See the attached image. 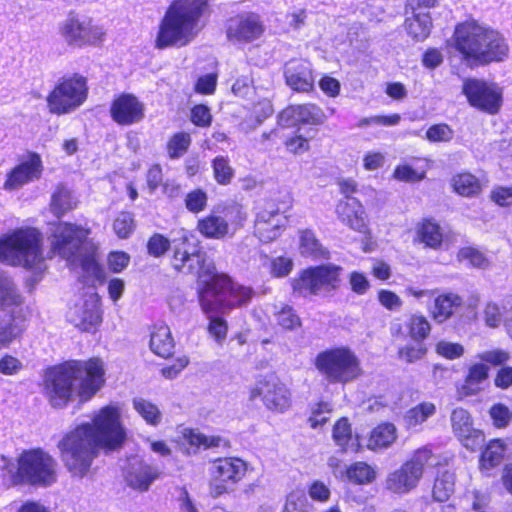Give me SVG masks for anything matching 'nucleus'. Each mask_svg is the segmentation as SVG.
Returning a JSON list of instances; mask_svg holds the SVG:
<instances>
[{"instance_id":"nucleus-30","label":"nucleus","mask_w":512,"mask_h":512,"mask_svg":"<svg viewBox=\"0 0 512 512\" xmlns=\"http://www.w3.org/2000/svg\"><path fill=\"white\" fill-rule=\"evenodd\" d=\"M283 114L295 119V121L308 124H322L326 120V115L320 107L315 104L292 105Z\"/></svg>"},{"instance_id":"nucleus-20","label":"nucleus","mask_w":512,"mask_h":512,"mask_svg":"<svg viewBox=\"0 0 512 512\" xmlns=\"http://www.w3.org/2000/svg\"><path fill=\"white\" fill-rule=\"evenodd\" d=\"M110 114L119 125L129 126L144 118V105L132 94H121L111 104Z\"/></svg>"},{"instance_id":"nucleus-11","label":"nucleus","mask_w":512,"mask_h":512,"mask_svg":"<svg viewBox=\"0 0 512 512\" xmlns=\"http://www.w3.org/2000/svg\"><path fill=\"white\" fill-rule=\"evenodd\" d=\"M86 79L79 75L63 78L47 96V105L51 113L67 114L83 104L87 97Z\"/></svg>"},{"instance_id":"nucleus-21","label":"nucleus","mask_w":512,"mask_h":512,"mask_svg":"<svg viewBox=\"0 0 512 512\" xmlns=\"http://www.w3.org/2000/svg\"><path fill=\"white\" fill-rule=\"evenodd\" d=\"M285 222L286 219L279 209L273 203H268L256 215L254 233L260 241L270 242L278 237Z\"/></svg>"},{"instance_id":"nucleus-56","label":"nucleus","mask_w":512,"mask_h":512,"mask_svg":"<svg viewBox=\"0 0 512 512\" xmlns=\"http://www.w3.org/2000/svg\"><path fill=\"white\" fill-rule=\"evenodd\" d=\"M189 439L192 445L204 449L226 445V441L219 436H206L201 433H192Z\"/></svg>"},{"instance_id":"nucleus-57","label":"nucleus","mask_w":512,"mask_h":512,"mask_svg":"<svg viewBox=\"0 0 512 512\" xmlns=\"http://www.w3.org/2000/svg\"><path fill=\"white\" fill-rule=\"evenodd\" d=\"M307 498L303 491H293L287 497L283 512H306Z\"/></svg>"},{"instance_id":"nucleus-28","label":"nucleus","mask_w":512,"mask_h":512,"mask_svg":"<svg viewBox=\"0 0 512 512\" xmlns=\"http://www.w3.org/2000/svg\"><path fill=\"white\" fill-rule=\"evenodd\" d=\"M197 228L202 235L210 239H223L226 236H233L228 224L223 220L220 213H217V210L200 219Z\"/></svg>"},{"instance_id":"nucleus-48","label":"nucleus","mask_w":512,"mask_h":512,"mask_svg":"<svg viewBox=\"0 0 512 512\" xmlns=\"http://www.w3.org/2000/svg\"><path fill=\"white\" fill-rule=\"evenodd\" d=\"M409 335L415 341H422L428 337L431 325L423 315H413L409 321Z\"/></svg>"},{"instance_id":"nucleus-61","label":"nucleus","mask_w":512,"mask_h":512,"mask_svg":"<svg viewBox=\"0 0 512 512\" xmlns=\"http://www.w3.org/2000/svg\"><path fill=\"white\" fill-rule=\"evenodd\" d=\"M331 412V407L329 403L321 402L316 405L312 410V414L309 417L308 421L312 428H316L318 426L323 425L328 421V414Z\"/></svg>"},{"instance_id":"nucleus-55","label":"nucleus","mask_w":512,"mask_h":512,"mask_svg":"<svg viewBox=\"0 0 512 512\" xmlns=\"http://www.w3.org/2000/svg\"><path fill=\"white\" fill-rule=\"evenodd\" d=\"M453 135L452 128L444 123L432 125L426 131V138L430 142H449Z\"/></svg>"},{"instance_id":"nucleus-13","label":"nucleus","mask_w":512,"mask_h":512,"mask_svg":"<svg viewBox=\"0 0 512 512\" xmlns=\"http://www.w3.org/2000/svg\"><path fill=\"white\" fill-rule=\"evenodd\" d=\"M247 471L246 463L240 458H220L213 462L209 492L213 498L234 491L236 484L243 479Z\"/></svg>"},{"instance_id":"nucleus-25","label":"nucleus","mask_w":512,"mask_h":512,"mask_svg":"<svg viewBox=\"0 0 512 512\" xmlns=\"http://www.w3.org/2000/svg\"><path fill=\"white\" fill-rule=\"evenodd\" d=\"M410 466L405 462L399 469L390 473L386 479V489L395 494H406L413 490L421 476L418 469Z\"/></svg>"},{"instance_id":"nucleus-24","label":"nucleus","mask_w":512,"mask_h":512,"mask_svg":"<svg viewBox=\"0 0 512 512\" xmlns=\"http://www.w3.org/2000/svg\"><path fill=\"white\" fill-rule=\"evenodd\" d=\"M338 219L351 229L364 232L367 227L366 212L362 203L355 197L341 199L336 205Z\"/></svg>"},{"instance_id":"nucleus-16","label":"nucleus","mask_w":512,"mask_h":512,"mask_svg":"<svg viewBox=\"0 0 512 512\" xmlns=\"http://www.w3.org/2000/svg\"><path fill=\"white\" fill-rule=\"evenodd\" d=\"M263 31L260 16L253 12H245L228 20L226 36L232 43H248L259 38Z\"/></svg>"},{"instance_id":"nucleus-10","label":"nucleus","mask_w":512,"mask_h":512,"mask_svg":"<svg viewBox=\"0 0 512 512\" xmlns=\"http://www.w3.org/2000/svg\"><path fill=\"white\" fill-rule=\"evenodd\" d=\"M342 268L325 264L309 267L293 279L294 292L301 296H328L340 287Z\"/></svg>"},{"instance_id":"nucleus-37","label":"nucleus","mask_w":512,"mask_h":512,"mask_svg":"<svg viewBox=\"0 0 512 512\" xmlns=\"http://www.w3.org/2000/svg\"><path fill=\"white\" fill-rule=\"evenodd\" d=\"M133 409L151 426H158L162 421V413L159 407L151 401L142 397L132 400Z\"/></svg>"},{"instance_id":"nucleus-53","label":"nucleus","mask_w":512,"mask_h":512,"mask_svg":"<svg viewBox=\"0 0 512 512\" xmlns=\"http://www.w3.org/2000/svg\"><path fill=\"white\" fill-rule=\"evenodd\" d=\"M276 320L278 325L286 330H294L301 326V320L295 311L289 307H283L277 314Z\"/></svg>"},{"instance_id":"nucleus-26","label":"nucleus","mask_w":512,"mask_h":512,"mask_svg":"<svg viewBox=\"0 0 512 512\" xmlns=\"http://www.w3.org/2000/svg\"><path fill=\"white\" fill-rule=\"evenodd\" d=\"M23 322L18 308H11L0 316V348L8 347L20 337L24 330Z\"/></svg>"},{"instance_id":"nucleus-64","label":"nucleus","mask_w":512,"mask_h":512,"mask_svg":"<svg viewBox=\"0 0 512 512\" xmlns=\"http://www.w3.org/2000/svg\"><path fill=\"white\" fill-rule=\"evenodd\" d=\"M22 368V362L12 355L6 354L0 359V373L3 375H15Z\"/></svg>"},{"instance_id":"nucleus-51","label":"nucleus","mask_w":512,"mask_h":512,"mask_svg":"<svg viewBox=\"0 0 512 512\" xmlns=\"http://www.w3.org/2000/svg\"><path fill=\"white\" fill-rule=\"evenodd\" d=\"M406 463L411 465L410 467H414V468L418 469L419 475L422 477L424 468L426 466H433L437 462H436V458L432 454L431 450L424 447V448L418 449L414 453L412 458L409 461H407Z\"/></svg>"},{"instance_id":"nucleus-7","label":"nucleus","mask_w":512,"mask_h":512,"mask_svg":"<svg viewBox=\"0 0 512 512\" xmlns=\"http://www.w3.org/2000/svg\"><path fill=\"white\" fill-rule=\"evenodd\" d=\"M41 234L35 229H19L0 239V261L13 266L41 270L44 257Z\"/></svg>"},{"instance_id":"nucleus-5","label":"nucleus","mask_w":512,"mask_h":512,"mask_svg":"<svg viewBox=\"0 0 512 512\" xmlns=\"http://www.w3.org/2000/svg\"><path fill=\"white\" fill-rule=\"evenodd\" d=\"M207 0H176L160 25L157 45L160 48L186 45L196 33Z\"/></svg>"},{"instance_id":"nucleus-14","label":"nucleus","mask_w":512,"mask_h":512,"mask_svg":"<svg viewBox=\"0 0 512 512\" xmlns=\"http://www.w3.org/2000/svg\"><path fill=\"white\" fill-rule=\"evenodd\" d=\"M462 92L472 107L485 113L497 114L502 106V91L494 83L468 78L463 82Z\"/></svg>"},{"instance_id":"nucleus-50","label":"nucleus","mask_w":512,"mask_h":512,"mask_svg":"<svg viewBox=\"0 0 512 512\" xmlns=\"http://www.w3.org/2000/svg\"><path fill=\"white\" fill-rule=\"evenodd\" d=\"M185 207L192 213H199L205 210L208 202L207 193L200 189L190 191L184 199Z\"/></svg>"},{"instance_id":"nucleus-38","label":"nucleus","mask_w":512,"mask_h":512,"mask_svg":"<svg viewBox=\"0 0 512 512\" xmlns=\"http://www.w3.org/2000/svg\"><path fill=\"white\" fill-rule=\"evenodd\" d=\"M406 30L415 40L422 41L428 37L432 27L431 17L426 13H417L405 22Z\"/></svg>"},{"instance_id":"nucleus-54","label":"nucleus","mask_w":512,"mask_h":512,"mask_svg":"<svg viewBox=\"0 0 512 512\" xmlns=\"http://www.w3.org/2000/svg\"><path fill=\"white\" fill-rule=\"evenodd\" d=\"M113 229L120 238H127L134 229V219L131 213L121 212L114 220Z\"/></svg>"},{"instance_id":"nucleus-31","label":"nucleus","mask_w":512,"mask_h":512,"mask_svg":"<svg viewBox=\"0 0 512 512\" xmlns=\"http://www.w3.org/2000/svg\"><path fill=\"white\" fill-rule=\"evenodd\" d=\"M482 318L489 328H498L504 321L508 331H511L512 316L508 315L506 306H500L494 301H488L482 311Z\"/></svg>"},{"instance_id":"nucleus-19","label":"nucleus","mask_w":512,"mask_h":512,"mask_svg":"<svg viewBox=\"0 0 512 512\" xmlns=\"http://www.w3.org/2000/svg\"><path fill=\"white\" fill-rule=\"evenodd\" d=\"M159 475L157 467L138 457L130 458L123 471L127 485L141 492L147 491Z\"/></svg>"},{"instance_id":"nucleus-34","label":"nucleus","mask_w":512,"mask_h":512,"mask_svg":"<svg viewBox=\"0 0 512 512\" xmlns=\"http://www.w3.org/2000/svg\"><path fill=\"white\" fill-rule=\"evenodd\" d=\"M396 440V427L391 423L377 426L370 435L367 447L371 450L389 447Z\"/></svg>"},{"instance_id":"nucleus-45","label":"nucleus","mask_w":512,"mask_h":512,"mask_svg":"<svg viewBox=\"0 0 512 512\" xmlns=\"http://www.w3.org/2000/svg\"><path fill=\"white\" fill-rule=\"evenodd\" d=\"M215 181L220 185H228L234 177V169L230 166L229 160L224 156L216 157L212 162Z\"/></svg>"},{"instance_id":"nucleus-22","label":"nucleus","mask_w":512,"mask_h":512,"mask_svg":"<svg viewBox=\"0 0 512 512\" xmlns=\"http://www.w3.org/2000/svg\"><path fill=\"white\" fill-rule=\"evenodd\" d=\"M287 86L296 92H309L314 87L311 64L303 59H293L284 66Z\"/></svg>"},{"instance_id":"nucleus-40","label":"nucleus","mask_w":512,"mask_h":512,"mask_svg":"<svg viewBox=\"0 0 512 512\" xmlns=\"http://www.w3.org/2000/svg\"><path fill=\"white\" fill-rule=\"evenodd\" d=\"M452 186L456 193L465 197L476 196L481 191L479 180L470 173H461L454 176Z\"/></svg>"},{"instance_id":"nucleus-42","label":"nucleus","mask_w":512,"mask_h":512,"mask_svg":"<svg viewBox=\"0 0 512 512\" xmlns=\"http://www.w3.org/2000/svg\"><path fill=\"white\" fill-rule=\"evenodd\" d=\"M455 476L452 472L445 471L436 478L433 487V497L436 501L444 502L454 492Z\"/></svg>"},{"instance_id":"nucleus-12","label":"nucleus","mask_w":512,"mask_h":512,"mask_svg":"<svg viewBox=\"0 0 512 512\" xmlns=\"http://www.w3.org/2000/svg\"><path fill=\"white\" fill-rule=\"evenodd\" d=\"M60 32L65 42L74 47L97 45L105 36L104 29L90 17L74 13L69 14L63 21Z\"/></svg>"},{"instance_id":"nucleus-27","label":"nucleus","mask_w":512,"mask_h":512,"mask_svg":"<svg viewBox=\"0 0 512 512\" xmlns=\"http://www.w3.org/2000/svg\"><path fill=\"white\" fill-rule=\"evenodd\" d=\"M462 298L455 293L438 295L430 307L429 312L436 323H443L452 317L454 309L462 305Z\"/></svg>"},{"instance_id":"nucleus-2","label":"nucleus","mask_w":512,"mask_h":512,"mask_svg":"<svg viewBox=\"0 0 512 512\" xmlns=\"http://www.w3.org/2000/svg\"><path fill=\"white\" fill-rule=\"evenodd\" d=\"M172 265L183 274L197 277L203 284L199 303L206 314L225 313L233 307L246 305L253 296L251 288L233 283L224 274H216L213 261L203 251L190 252L185 247H176Z\"/></svg>"},{"instance_id":"nucleus-33","label":"nucleus","mask_w":512,"mask_h":512,"mask_svg":"<svg viewBox=\"0 0 512 512\" xmlns=\"http://www.w3.org/2000/svg\"><path fill=\"white\" fill-rule=\"evenodd\" d=\"M299 249L303 256L314 260L329 258V251L322 246L314 233L310 230L301 233Z\"/></svg>"},{"instance_id":"nucleus-62","label":"nucleus","mask_w":512,"mask_h":512,"mask_svg":"<svg viewBox=\"0 0 512 512\" xmlns=\"http://www.w3.org/2000/svg\"><path fill=\"white\" fill-rule=\"evenodd\" d=\"M458 257L460 260H466L469 264L478 268L484 267L487 263L484 255L472 247L462 248L459 251Z\"/></svg>"},{"instance_id":"nucleus-8","label":"nucleus","mask_w":512,"mask_h":512,"mask_svg":"<svg viewBox=\"0 0 512 512\" xmlns=\"http://www.w3.org/2000/svg\"><path fill=\"white\" fill-rule=\"evenodd\" d=\"M314 365L330 384H346L362 374L360 359L348 347L326 349L317 354Z\"/></svg>"},{"instance_id":"nucleus-39","label":"nucleus","mask_w":512,"mask_h":512,"mask_svg":"<svg viewBox=\"0 0 512 512\" xmlns=\"http://www.w3.org/2000/svg\"><path fill=\"white\" fill-rule=\"evenodd\" d=\"M22 303V297L16 291L12 280L0 274V308H18Z\"/></svg>"},{"instance_id":"nucleus-1","label":"nucleus","mask_w":512,"mask_h":512,"mask_svg":"<svg viewBox=\"0 0 512 512\" xmlns=\"http://www.w3.org/2000/svg\"><path fill=\"white\" fill-rule=\"evenodd\" d=\"M126 431L120 420V410L106 406L91 422H85L66 433L57 444L60 459L72 477L84 478L89 473L99 451H115L124 443Z\"/></svg>"},{"instance_id":"nucleus-52","label":"nucleus","mask_w":512,"mask_h":512,"mask_svg":"<svg viewBox=\"0 0 512 512\" xmlns=\"http://www.w3.org/2000/svg\"><path fill=\"white\" fill-rule=\"evenodd\" d=\"M426 353V347L422 343H416L401 347L398 350V357L406 363H414L423 359Z\"/></svg>"},{"instance_id":"nucleus-49","label":"nucleus","mask_w":512,"mask_h":512,"mask_svg":"<svg viewBox=\"0 0 512 512\" xmlns=\"http://www.w3.org/2000/svg\"><path fill=\"white\" fill-rule=\"evenodd\" d=\"M333 439L343 450L349 448V443L352 441V431L346 418L339 419L334 425Z\"/></svg>"},{"instance_id":"nucleus-44","label":"nucleus","mask_w":512,"mask_h":512,"mask_svg":"<svg viewBox=\"0 0 512 512\" xmlns=\"http://www.w3.org/2000/svg\"><path fill=\"white\" fill-rule=\"evenodd\" d=\"M191 145V136L186 132L174 134L167 143V152L170 159L182 157Z\"/></svg>"},{"instance_id":"nucleus-60","label":"nucleus","mask_w":512,"mask_h":512,"mask_svg":"<svg viewBox=\"0 0 512 512\" xmlns=\"http://www.w3.org/2000/svg\"><path fill=\"white\" fill-rule=\"evenodd\" d=\"M436 352L447 359H456L463 355L464 348L458 343L440 341L436 344Z\"/></svg>"},{"instance_id":"nucleus-35","label":"nucleus","mask_w":512,"mask_h":512,"mask_svg":"<svg viewBox=\"0 0 512 512\" xmlns=\"http://www.w3.org/2000/svg\"><path fill=\"white\" fill-rule=\"evenodd\" d=\"M217 213H220L233 235L243 226L247 218L246 211L238 203H230L223 207L218 206Z\"/></svg>"},{"instance_id":"nucleus-59","label":"nucleus","mask_w":512,"mask_h":512,"mask_svg":"<svg viewBox=\"0 0 512 512\" xmlns=\"http://www.w3.org/2000/svg\"><path fill=\"white\" fill-rule=\"evenodd\" d=\"M489 414L493 424L498 428L506 427L512 417L510 410L503 404H495L490 408Z\"/></svg>"},{"instance_id":"nucleus-9","label":"nucleus","mask_w":512,"mask_h":512,"mask_svg":"<svg viewBox=\"0 0 512 512\" xmlns=\"http://www.w3.org/2000/svg\"><path fill=\"white\" fill-rule=\"evenodd\" d=\"M57 480V462L46 451L38 448L23 451L17 460L14 484L48 487Z\"/></svg>"},{"instance_id":"nucleus-15","label":"nucleus","mask_w":512,"mask_h":512,"mask_svg":"<svg viewBox=\"0 0 512 512\" xmlns=\"http://www.w3.org/2000/svg\"><path fill=\"white\" fill-rule=\"evenodd\" d=\"M261 397L264 406L275 412H284L291 405V394L284 383L274 375H269L256 382L250 390V400Z\"/></svg>"},{"instance_id":"nucleus-36","label":"nucleus","mask_w":512,"mask_h":512,"mask_svg":"<svg viewBox=\"0 0 512 512\" xmlns=\"http://www.w3.org/2000/svg\"><path fill=\"white\" fill-rule=\"evenodd\" d=\"M77 201L72 192L63 185H59L51 198V210L60 217L76 207Z\"/></svg>"},{"instance_id":"nucleus-29","label":"nucleus","mask_w":512,"mask_h":512,"mask_svg":"<svg viewBox=\"0 0 512 512\" xmlns=\"http://www.w3.org/2000/svg\"><path fill=\"white\" fill-rule=\"evenodd\" d=\"M174 347L170 328L166 325L155 326L150 337L151 351L162 358H168L173 354Z\"/></svg>"},{"instance_id":"nucleus-58","label":"nucleus","mask_w":512,"mask_h":512,"mask_svg":"<svg viewBox=\"0 0 512 512\" xmlns=\"http://www.w3.org/2000/svg\"><path fill=\"white\" fill-rule=\"evenodd\" d=\"M170 247V241L162 234H154L148 241L147 249L148 253L154 257H160Z\"/></svg>"},{"instance_id":"nucleus-17","label":"nucleus","mask_w":512,"mask_h":512,"mask_svg":"<svg viewBox=\"0 0 512 512\" xmlns=\"http://www.w3.org/2000/svg\"><path fill=\"white\" fill-rule=\"evenodd\" d=\"M70 323L82 331H90L102 321L96 294L86 295L71 306L67 313Z\"/></svg>"},{"instance_id":"nucleus-4","label":"nucleus","mask_w":512,"mask_h":512,"mask_svg":"<svg viewBox=\"0 0 512 512\" xmlns=\"http://www.w3.org/2000/svg\"><path fill=\"white\" fill-rule=\"evenodd\" d=\"M455 49L470 67L501 62L507 58L509 47L505 38L496 30L476 22H465L454 31Z\"/></svg>"},{"instance_id":"nucleus-23","label":"nucleus","mask_w":512,"mask_h":512,"mask_svg":"<svg viewBox=\"0 0 512 512\" xmlns=\"http://www.w3.org/2000/svg\"><path fill=\"white\" fill-rule=\"evenodd\" d=\"M42 172V161L37 154L29 156L28 160L21 162L9 174L4 183L7 190H15L28 182L38 179Z\"/></svg>"},{"instance_id":"nucleus-63","label":"nucleus","mask_w":512,"mask_h":512,"mask_svg":"<svg viewBox=\"0 0 512 512\" xmlns=\"http://www.w3.org/2000/svg\"><path fill=\"white\" fill-rule=\"evenodd\" d=\"M191 121L199 127L209 126L212 121L210 109L203 104L194 106L191 110Z\"/></svg>"},{"instance_id":"nucleus-47","label":"nucleus","mask_w":512,"mask_h":512,"mask_svg":"<svg viewBox=\"0 0 512 512\" xmlns=\"http://www.w3.org/2000/svg\"><path fill=\"white\" fill-rule=\"evenodd\" d=\"M419 237L426 246L431 248H437L442 242V233L440 227L429 220L423 222L419 229Z\"/></svg>"},{"instance_id":"nucleus-6","label":"nucleus","mask_w":512,"mask_h":512,"mask_svg":"<svg viewBox=\"0 0 512 512\" xmlns=\"http://www.w3.org/2000/svg\"><path fill=\"white\" fill-rule=\"evenodd\" d=\"M89 231L68 222L59 223L53 233V250L71 265L80 266L86 273L99 278L101 269L91 254L83 253L82 243Z\"/></svg>"},{"instance_id":"nucleus-3","label":"nucleus","mask_w":512,"mask_h":512,"mask_svg":"<svg viewBox=\"0 0 512 512\" xmlns=\"http://www.w3.org/2000/svg\"><path fill=\"white\" fill-rule=\"evenodd\" d=\"M105 384V369L99 358L68 360L45 370L42 394L55 409L78 400L89 401Z\"/></svg>"},{"instance_id":"nucleus-46","label":"nucleus","mask_w":512,"mask_h":512,"mask_svg":"<svg viewBox=\"0 0 512 512\" xmlns=\"http://www.w3.org/2000/svg\"><path fill=\"white\" fill-rule=\"evenodd\" d=\"M347 477L357 484L370 483L375 478V471L365 462H357L347 470Z\"/></svg>"},{"instance_id":"nucleus-41","label":"nucleus","mask_w":512,"mask_h":512,"mask_svg":"<svg viewBox=\"0 0 512 512\" xmlns=\"http://www.w3.org/2000/svg\"><path fill=\"white\" fill-rule=\"evenodd\" d=\"M436 412V406L431 402H422L411 408L405 415V422L409 428L424 423L429 417Z\"/></svg>"},{"instance_id":"nucleus-18","label":"nucleus","mask_w":512,"mask_h":512,"mask_svg":"<svg viewBox=\"0 0 512 512\" xmlns=\"http://www.w3.org/2000/svg\"><path fill=\"white\" fill-rule=\"evenodd\" d=\"M450 424L455 437L470 450H475L484 441V434L474 427L471 414L464 408L452 410Z\"/></svg>"},{"instance_id":"nucleus-43","label":"nucleus","mask_w":512,"mask_h":512,"mask_svg":"<svg viewBox=\"0 0 512 512\" xmlns=\"http://www.w3.org/2000/svg\"><path fill=\"white\" fill-rule=\"evenodd\" d=\"M488 367L483 363L474 364L470 367L466 377V384L462 387L464 395H473L477 392V385L488 377Z\"/></svg>"},{"instance_id":"nucleus-32","label":"nucleus","mask_w":512,"mask_h":512,"mask_svg":"<svg viewBox=\"0 0 512 512\" xmlns=\"http://www.w3.org/2000/svg\"><path fill=\"white\" fill-rule=\"evenodd\" d=\"M508 449L509 444L507 441L502 439L491 440L481 454V466L484 469H491L498 466L502 462Z\"/></svg>"}]
</instances>
